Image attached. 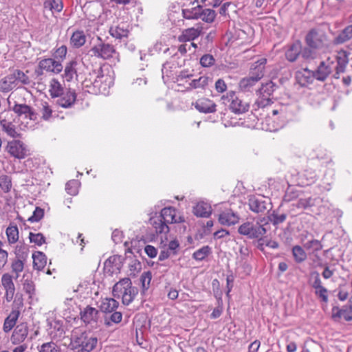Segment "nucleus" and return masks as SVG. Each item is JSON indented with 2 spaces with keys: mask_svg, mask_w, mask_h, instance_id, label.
Returning a JSON list of instances; mask_svg holds the SVG:
<instances>
[{
  "mask_svg": "<svg viewBox=\"0 0 352 352\" xmlns=\"http://www.w3.org/2000/svg\"><path fill=\"white\" fill-rule=\"evenodd\" d=\"M349 63V58L345 52L328 57L318 65L317 69L313 71L315 79L324 82L333 73L332 78L339 79L340 74L345 72Z\"/></svg>",
  "mask_w": 352,
  "mask_h": 352,
  "instance_id": "f257e3e1",
  "label": "nucleus"
},
{
  "mask_svg": "<svg viewBox=\"0 0 352 352\" xmlns=\"http://www.w3.org/2000/svg\"><path fill=\"white\" fill-rule=\"evenodd\" d=\"M113 83V76L110 74H103L100 69L94 77L90 74V78L85 80L84 86L90 94L107 95Z\"/></svg>",
  "mask_w": 352,
  "mask_h": 352,
  "instance_id": "f03ea898",
  "label": "nucleus"
},
{
  "mask_svg": "<svg viewBox=\"0 0 352 352\" xmlns=\"http://www.w3.org/2000/svg\"><path fill=\"white\" fill-rule=\"evenodd\" d=\"M112 294L114 297L122 298L124 305H129L138 294V289L132 286L130 278H124L113 285Z\"/></svg>",
  "mask_w": 352,
  "mask_h": 352,
  "instance_id": "7ed1b4c3",
  "label": "nucleus"
},
{
  "mask_svg": "<svg viewBox=\"0 0 352 352\" xmlns=\"http://www.w3.org/2000/svg\"><path fill=\"white\" fill-rule=\"evenodd\" d=\"M71 344L73 348L78 349V352H91L96 347L98 338L90 333L83 332L74 338Z\"/></svg>",
  "mask_w": 352,
  "mask_h": 352,
  "instance_id": "20e7f679",
  "label": "nucleus"
},
{
  "mask_svg": "<svg viewBox=\"0 0 352 352\" xmlns=\"http://www.w3.org/2000/svg\"><path fill=\"white\" fill-rule=\"evenodd\" d=\"M305 41L306 45L312 49L322 50L328 47L327 35L320 29H311L306 34Z\"/></svg>",
  "mask_w": 352,
  "mask_h": 352,
  "instance_id": "39448f33",
  "label": "nucleus"
},
{
  "mask_svg": "<svg viewBox=\"0 0 352 352\" xmlns=\"http://www.w3.org/2000/svg\"><path fill=\"white\" fill-rule=\"evenodd\" d=\"M221 99L230 102L229 109L235 114H243L249 110V103L241 98L233 91H228L226 95L221 97Z\"/></svg>",
  "mask_w": 352,
  "mask_h": 352,
  "instance_id": "423d86ee",
  "label": "nucleus"
},
{
  "mask_svg": "<svg viewBox=\"0 0 352 352\" xmlns=\"http://www.w3.org/2000/svg\"><path fill=\"white\" fill-rule=\"evenodd\" d=\"M6 151L11 157L17 160L25 159L30 155V151L27 145L19 140L9 141L6 147Z\"/></svg>",
  "mask_w": 352,
  "mask_h": 352,
  "instance_id": "0eeeda50",
  "label": "nucleus"
},
{
  "mask_svg": "<svg viewBox=\"0 0 352 352\" xmlns=\"http://www.w3.org/2000/svg\"><path fill=\"white\" fill-rule=\"evenodd\" d=\"M98 38L100 43L91 49V52L94 56L107 60L113 58L116 54L118 55L114 45L103 43L100 37Z\"/></svg>",
  "mask_w": 352,
  "mask_h": 352,
  "instance_id": "6e6552de",
  "label": "nucleus"
},
{
  "mask_svg": "<svg viewBox=\"0 0 352 352\" xmlns=\"http://www.w3.org/2000/svg\"><path fill=\"white\" fill-rule=\"evenodd\" d=\"M239 232L250 238H261L265 234L266 230L258 221H246L239 228Z\"/></svg>",
  "mask_w": 352,
  "mask_h": 352,
  "instance_id": "1a4fd4ad",
  "label": "nucleus"
},
{
  "mask_svg": "<svg viewBox=\"0 0 352 352\" xmlns=\"http://www.w3.org/2000/svg\"><path fill=\"white\" fill-rule=\"evenodd\" d=\"M38 68L42 72L58 74L63 70V65L60 61L56 60L54 58H43L38 63Z\"/></svg>",
  "mask_w": 352,
  "mask_h": 352,
  "instance_id": "9d476101",
  "label": "nucleus"
},
{
  "mask_svg": "<svg viewBox=\"0 0 352 352\" xmlns=\"http://www.w3.org/2000/svg\"><path fill=\"white\" fill-rule=\"evenodd\" d=\"M203 33V27L198 24L195 28H189L184 29L178 36L177 40L181 43H186L194 41Z\"/></svg>",
  "mask_w": 352,
  "mask_h": 352,
  "instance_id": "9b49d317",
  "label": "nucleus"
},
{
  "mask_svg": "<svg viewBox=\"0 0 352 352\" xmlns=\"http://www.w3.org/2000/svg\"><path fill=\"white\" fill-rule=\"evenodd\" d=\"M263 78V74H256L250 69V75L248 77L242 78L239 84V88L242 91H249L250 88L256 85Z\"/></svg>",
  "mask_w": 352,
  "mask_h": 352,
  "instance_id": "f8f14e48",
  "label": "nucleus"
},
{
  "mask_svg": "<svg viewBox=\"0 0 352 352\" xmlns=\"http://www.w3.org/2000/svg\"><path fill=\"white\" fill-rule=\"evenodd\" d=\"M1 285L6 291L5 297L8 302H10L14 296L15 287L12 276L9 273H5L1 276Z\"/></svg>",
  "mask_w": 352,
  "mask_h": 352,
  "instance_id": "ddd939ff",
  "label": "nucleus"
},
{
  "mask_svg": "<svg viewBox=\"0 0 352 352\" xmlns=\"http://www.w3.org/2000/svg\"><path fill=\"white\" fill-rule=\"evenodd\" d=\"M80 319L87 324L96 323L99 318V311L89 305L80 312Z\"/></svg>",
  "mask_w": 352,
  "mask_h": 352,
  "instance_id": "4468645a",
  "label": "nucleus"
},
{
  "mask_svg": "<svg viewBox=\"0 0 352 352\" xmlns=\"http://www.w3.org/2000/svg\"><path fill=\"white\" fill-rule=\"evenodd\" d=\"M28 334V327L27 323L22 322L18 324L14 329L11 336L12 343L18 344L23 342Z\"/></svg>",
  "mask_w": 352,
  "mask_h": 352,
  "instance_id": "2eb2a0df",
  "label": "nucleus"
},
{
  "mask_svg": "<svg viewBox=\"0 0 352 352\" xmlns=\"http://www.w3.org/2000/svg\"><path fill=\"white\" fill-rule=\"evenodd\" d=\"M271 86L270 84L262 85L258 90V97L257 99V104L259 107H264L271 104L272 100L270 96L272 94L270 90Z\"/></svg>",
  "mask_w": 352,
  "mask_h": 352,
  "instance_id": "dca6fc26",
  "label": "nucleus"
},
{
  "mask_svg": "<svg viewBox=\"0 0 352 352\" xmlns=\"http://www.w3.org/2000/svg\"><path fill=\"white\" fill-rule=\"evenodd\" d=\"M297 82L301 87H306L309 84H312L315 77L312 70L307 68L297 71L295 74Z\"/></svg>",
  "mask_w": 352,
  "mask_h": 352,
  "instance_id": "f3484780",
  "label": "nucleus"
},
{
  "mask_svg": "<svg viewBox=\"0 0 352 352\" xmlns=\"http://www.w3.org/2000/svg\"><path fill=\"white\" fill-rule=\"evenodd\" d=\"M195 107L199 112L209 113L216 111L217 105L212 100L207 98H201L195 102Z\"/></svg>",
  "mask_w": 352,
  "mask_h": 352,
  "instance_id": "a211bd4d",
  "label": "nucleus"
},
{
  "mask_svg": "<svg viewBox=\"0 0 352 352\" xmlns=\"http://www.w3.org/2000/svg\"><path fill=\"white\" fill-rule=\"evenodd\" d=\"M60 98L57 100L59 106L63 108L71 107L76 102V94L75 91L69 89L59 96Z\"/></svg>",
  "mask_w": 352,
  "mask_h": 352,
  "instance_id": "6ab92c4d",
  "label": "nucleus"
},
{
  "mask_svg": "<svg viewBox=\"0 0 352 352\" xmlns=\"http://www.w3.org/2000/svg\"><path fill=\"white\" fill-rule=\"evenodd\" d=\"M192 212L197 217L208 218L212 214V207L207 202L199 201L193 207Z\"/></svg>",
  "mask_w": 352,
  "mask_h": 352,
  "instance_id": "aec40b11",
  "label": "nucleus"
},
{
  "mask_svg": "<svg viewBox=\"0 0 352 352\" xmlns=\"http://www.w3.org/2000/svg\"><path fill=\"white\" fill-rule=\"evenodd\" d=\"M332 317L334 319L343 318L346 321L352 320V303L344 306L342 309L333 307Z\"/></svg>",
  "mask_w": 352,
  "mask_h": 352,
  "instance_id": "412c9836",
  "label": "nucleus"
},
{
  "mask_svg": "<svg viewBox=\"0 0 352 352\" xmlns=\"http://www.w3.org/2000/svg\"><path fill=\"white\" fill-rule=\"evenodd\" d=\"M16 87V78L12 73L0 80V91L3 93L9 92Z\"/></svg>",
  "mask_w": 352,
  "mask_h": 352,
  "instance_id": "4be33fe9",
  "label": "nucleus"
},
{
  "mask_svg": "<svg viewBox=\"0 0 352 352\" xmlns=\"http://www.w3.org/2000/svg\"><path fill=\"white\" fill-rule=\"evenodd\" d=\"M12 111L19 116H24L25 118H29L30 120H33L36 118V115L32 108L25 104H15L12 107Z\"/></svg>",
  "mask_w": 352,
  "mask_h": 352,
  "instance_id": "5701e85b",
  "label": "nucleus"
},
{
  "mask_svg": "<svg viewBox=\"0 0 352 352\" xmlns=\"http://www.w3.org/2000/svg\"><path fill=\"white\" fill-rule=\"evenodd\" d=\"M248 204L250 210L254 212H264L267 210L265 202L255 196L249 199Z\"/></svg>",
  "mask_w": 352,
  "mask_h": 352,
  "instance_id": "b1692460",
  "label": "nucleus"
},
{
  "mask_svg": "<svg viewBox=\"0 0 352 352\" xmlns=\"http://www.w3.org/2000/svg\"><path fill=\"white\" fill-rule=\"evenodd\" d=\"M313 205V200L311 198L308 199H300L298 200H296L291 203L289 205V208H290V212H292V210H294V207H296L298 210L302 209H306L309 206H311ZM297 214L294 213H291V217H294V216H296Z\"/></svg>",
  "mask_w": 352,
  "mask_h": 352,
  "instance_id": "393cba45",
  "label": "nucleus"
},
{
  "mask_svg": "<svg viewBox=\"0 0 352 352\" xmlns=\"http://www.w3.org/2000/svg\"><path fill=\"white\" fill-rule=\"evenodd\" d=\"M85 42L86 36L82 30L75 31L70 38V44L76 48L82 47L85 45Z\"/></svg>",
  "mask_w": 352,
  "mask_h": 352,
  "instance_id": "a878e982",
  "label": "nucleus"
},
{
  "mask_svg": "<svg viewBox=\"0 0 352 352\" xmlns=\"http://www.w3.org/2000/svg\"><path fill=\"white\" fill-rule=\"evenodd\" d=\"M44 10H50L52 13L60 12L63 8L62 0H45L43 2Z\"/></svg>",
  "mask_w": 352,
  "mask_h": 352,
  "instance_id": "bb28decb",
  "label": "nucleus"
},
{
  "mask_svg": "<svg viewBox=\"0 0 352 352\" xmlns=\"http://www.w3.org/2000/svg\"><path fill=\"white\" fill-rule=\"evenodd\" d=\"M119 306V302L111 298L104 299L101 303L100 309L104 313H112Z\"/></svg>",
  "mask_w": 352,
  "mask_h": 352,
  "instance_id": "cd10ccee",
  "label": "nucleus"
},
{
  "mask_svg": "<svg viewBox=\"0 0 352 352\" xmlns=\"http://www.w3.org/2000/svg\"><path fill=\"white\" fill-rule=\"evenodd\" d=\"M302 45L300 41H295L287 50V60L294 62L300 54Z\"/></svg>",
  "mask_w": 352,
  "mask_h": 352,
  "instance_id": "c85d7f7f",
  "label": "nucleus"
},
{
  "mask_svg": "<svg viewBox=\"0 0 352 352\" xmlns=\"http://www.w3.org/2000/svg\"><path fill=\"white\" fill-rule=\"evenodd\" d=\"M33 266L37 270H42L47 263L46 256L41 252H36L33 254Z\"/></svg>",
  "mask_w": 352,
  "mask_h": 352,
  "instance_id": "c756f323",
  "label": "nucleus"
},
{
  "mask_svg": "<svg viewBox=\"0 0 352 352\" xmlns=\"http://www.w3.org/2000/svg\"><path fill=\"white\" fill-rule=\"evenodd\" d=\"M109 32L112 37L116 39H122V38L128 37L129 31L127 28L118 25L111 27Z\"/></svg>",
  "mask_w": 352,
  "mask_h": 352,
  "instance_id": "7c9ffc66",
  "label": "nucleus"
},
{
  "mask_svg": "<svg viewBox=\"0 0 352 352\" xmlns=\"http://www.w3.org/2000/svg\"><path fill=\"white\" fill-rule=\"evenodd\" d=\"M19 311L17 310H13L6 318L3 324V330L5 332L10 331L15 325L16 322L19 318Z\"/></svg>",
  "mask_w": 352,
  "mask_h": 352,
  "instance_id": "2f4dec72",
  "label": "nucleus"
},
{
  "mask_svg": "<svg viewBox=\"0 0 352 352\" xmlns=\"http://www.w3.org/2000/svg\"><path fill=\"white\" fill-rule=\"evenodd\" d=\"M49 91L52 98H57L63 94V87L57 79L52 78L50 82Z\"/></svg>",
  "mask_w": 352,
  "mask_h": 352,
  "instance_id": "473e14b6",
  "label": "nucleus"
},
{
  "mask_svg": "<svg viewBox=\"0 0 352 352\" xmlns=\"http://www.w3.org/2000/svg\"><path fill=\"white\" fill-rule=\"evenodd\" d=\"M201 6L197 5L191 8H185L182 10V15L186 19H197L200 17Z\"/></svg>",
  "mask_w": 352,
  "mask_h": 352,
  "instance_id": "72a5a7b5",
  "label": "nucleus"
},
{
  "mask_svg": "<svg viewBox=\"0 0 352 352\" xmlns=\"http://www.w3.org/2000/svg\"><path fill=\"white\" fill-rule=\"evenodd\" d=\"M76 65L77 62L76 60H71L66 65L63 76L67 81H71L74 75L76 74Z\"/></svg>",
  "mask_w": 352,
  "mask_h": 352,
  "instance_id": "f704fd0d",
  "label": "nucleus"
},
{
  "mask_svg": "<svg viewBox=\"0 0 352 352\" xmlns=\"http://www.w3.org/2000/svg\"><path fill=\"white\" fill-rule=\"evenodd\" d=\"M25 258H14L11 263L12 272L15 275L14 278L17 279L19 273L23 272L24 269Z\"/></svg>",
  "mask_w": 352,
  "mask_h": 352,
  "instance_id": "c9c22d12",
  "label": "nucleus"
},
{
  "mask_svg": "<svg viewBox=\"0 0 352 352\" xmlns=\"http://www.w3.org/2000/svg\"><path fill=\"white\" fill-rule=\"evenodd\" d=\"M352 38V24L346 26L335 38L338 44L344 43Z\"/></svg>",
  "mask_w": 352,
  "mask_h": 352,
  "instance_id": "e433bc0d",
  "label": "nucleus"
},
{
  "mask_svg": "<svg viewBox=\"0 0 352 352\" xmlns=\"http://www.w3.org/2000/svg\"><path fill=\"white\" fill-rule=\"evenodd\" d=\"M177 215V210L172 206L165 207L160 212V217L162 220H176Z\"/></svg>",
  "mask_w": 352,
  "mask_h": 352,
  "instance_id": "4c0bfd02",
  "label": "nucleus"
},
{
  "mask_svg": "<svg viewBox=\"0 0 352 352\" xmlns=\"http://www.w3.org/2000/svg\"><path fill=\"white\" fill-rule=\"evenodd\" d=\"M80 186V182L77 179H72L67 182L65 185L66 192L72 196H75L78 193Z\"/></svg>",
  "mask_w": 352,
  "mask_h": 352,
  "instance_id": "58836bf2",
  "label": "nucleus"
},
{
  "mask_svg": "<svg viewBox=\"0 0 352 352\" xmlns=\"http://www.w3.org/2000/svg\"><path fill=\"white\" fill-rule=\"evenodd\" d=\"M211 253V248L208 245L203 246L192 254V258L196 261H203Z\"/></svg>",
  "mask_w": 352,
  "mask_h": 352,
  "instance_id": "ea45409f",
  "label": "nucleus"
},
{
  "mask_svg": "<svg viewBox=\"0 0 352 352\" xmlns=\"http://www.w3.org/2000/svg\"><path fill=\"white\" fill-rule=\"evenodd\" d=\"M12 76H14L16 78V86L18 87L19 82H21L23 85H29L30 83V80L28 76L23 72L19 69H15L12 73Z\"/></svg>",
  "mask_w": 352,
  "mask_h": 352,
  "instance_id": "a19ab883",
  "label": "nucleus"
},
{
  "mask_svg": "<svg viewBox=\"0 0 352 352\" xmlns=\"http://www.w3.org/2000/svg\"><path fill=\"white\" fill-rule=\"evenodd\" d=\"M216 17V12L214 10L209 8L203 9L201 8L200 17L203 21L208 23H212Z\"/></svg>",
  "mask_w": 352,
  "mask_h": 352,
  "instance_id": "79ce46f5",
  "label": "nucleus"
},
{
  "mask_svg": "<svg viewBox=\"0 0 352 352\" xmlns=\"http://www.w3.org/2000/svg\"><path fill=\"white\" fill-rule=\"evenodd\" d=\"M0 125L3 131H5L8 135L14 138L19 137V134L17 133L13 122H0Z\"/></svg>",
  "mask_w": 352,
  "mask_h": 352,
  "instance_id": "37998d69",
  "label": "nucleus"
},
{
  "mask_svg": "<svg viewBox=\"0 0 352 352\" xmlns=\"http://www.w3.org/2000/svg\"><path fill=\"white\" fill-rule=\"evenodd\" d=\"M208 84V77L202 76L197 79L192 80L189 85L191 89H205Z\"/></svg>",
  "mask_w": 352,
  "mask_h": 352,
  "instance_id": "c03bdc74",
  "label": "nucleus"
},
{
  "mask_svg": "<svg viewBox=\"0 0 352 352\" xmlns=\"http://www.w3.org/2000/svg\"><path fill=\"white\" fill-rule=\"evenodd\" d=\"M6 235L10 243H14L19 239V230L16 226H10L6 229Z\"/></svg>",
  "mask_w": 352,
  "mask_h": 352,
  "instance_id": "a18cd8bd",
  "label": "nucleus"
},
{
  "mask_svg": "<svg viewBox=\"0 0 352 352\" xmlns=\"http://www.w3.org/2000/svg\"><path fill=\"white\" fill-rule=\"evenodd\" d=\"M292 254L294 260L297 263L304 261L307 258V254L302 248L299 245H296L292 248Z\"/></svg>",
  "mask_w": 352,
  "mask_h": 352,
  "instance_id": "49530a36",
  "label": "nucleus"
},
{
  "mask_svg": "<svg viewBox=\"0 0 352 352\" xmlns=\"http://www.w3.org/2000/svg\"><path fill=\"white\" fill-rule=\"evenodd\" d=\"M40 112L41 118L45 120H48L52 116V109L47 102L41 103Z\"/></svg>",
  "mask_w": 352,
  "mask_h": 352,
  "instance_id": "de8ad7c7",
  "label": "nucleus"
},
{
  "mask_svg": "<svg viewBox=\"0 0 352 352\" xmlns=\"http://www.w3.org/2000/svg\"><path fill=\"white\" fill-rule=\"evenodd\" d=\"M0 188L4 192H8L12 188V180L10 177L3 175L0 176Z\"/></svg>",
  "mask_w": 352,
  "mask_h": 352,
  "instance_id": "09e8293b",
  "label": "nucleus"
},
{
  "mask_svg": "<svg viewBox=\"0 0 352 352\" xmlns=\"http://www.w3.org/2000/svg\"><path fill=\"white\" fill-rule=\"evenodd\" d=\"M267 63V59L265 58H261L257 61H256L252 66L251 70L256 72V74L260 73V72L263 74V77L264 76V70L265 65Z\"/></svg>",
  "mask_w": 352,
  "mask_h": 352,
  "instance_id": "8fccbe9b",
  "label": "nucleus"
},
{
  "mask_svg": "<svg viewBox=\"0 0 352 352\" xmlns=\"http://www.w3.org/2000/svg\"><path fill=\"white\" fill-rule=\"evenodd\" d=\"M39 352H60L58 345L53 342H49L43 344L40 349Z\"/></svg>",
  "mask_w": 352,
  "mask_h": 352,
  "instance_id": "3c124183",
  "label": "nucleus"
},
{
  "mask_svg": "<svg viewBox=\"0 0 352 352\" xmlns=\"http://www.w3.org/2000/svg\"><path fill=\"white\" fill-rule=\"evenodd\" d=\"M304 246L307 250L313 252L320 251L322 248L321 243L316 239L307 241Z\"/></svg>",
  "mask_w": 352,
  "mask_h": 352,
  "instance_id": "603ef678",
  "label": "nucleus"
},
{
  "mask_svg": "<svg viewBox=\"0 0 352 352\" xmlns=\"http://www.w3.org/2000/svg\"><path fill=\"white\" fill-rule=\"evenodd\" d=\"M316 49L310 48L309 47H305L302 50H301L302 57L307 60H311L316 58V52L314 51Z\"/></svg>",
  "mask_w": 352,
  "mask_h": 352,
  "instance_id": "864d4df0",
  "label": "nucleus"
},
{
  "mask_svg": "<svg viewBox=\"0 0 352 352\" xmlns=\"http://www.w3.org/2000/svg\"><path fill=\"white\" fill-rule=\"evenodd\" d=\"M215 63L214 56L211 54H206L203 55L200 58V64L204 67H209L212 66Z\"/></svg>",
  "mask_w": 352,
  "mask_h": 352,
  "instance_id": "5fc2aeb1",
  "label": "nucleus"
},
{
  "mask_svg": "<svg viewBox=\"0 0 352 352\" xmlns=\"http://www.w3.org/2000/svg\"><path fill=\"white\" fill-rule=\"evenodd\" d=\"M154 228L157 234H166L169 232V227L166 221H154Z\"/></svg>",
  "mask_w": 352,
  "mask_h": 352,
  "instance_id": "6e6d98bb",
  "label": "nucleus"
},
{
  "mask_svg": "<svg viewBox=\"0 0 352 352\" xmlns=\"http://www.w3.org/2000/svg\"><path fill=\"white\" fill-rule=\"evenodd\" d=\"M152 278L151 272L150 271L144 272L140 276V281L142 288L147 289L149 287Z\"/></svg>",
  "mask_w": 352,
  "mask_h": 352,
  "instance_id": "4d7b16f0",
  "label": "nucleus"
},
{
  "mask_svg": "<svg viewBox=\"0 0 352 352\" xmlns=\"http://www.w3.org/2000/svg\"><path fill=\"white\" fill-rule=\"evenodd\" d=\"M180 243L177 239L169 241L167 249L172 253V255H177L179 252Z\"/></svg>",
  "mask_w": 352,
  "mask_h": 352,
  "instance_id": "13d9d810",
  "label": "nucleus"
},
{
  "mask_svg": "<svg viewBox=\"0 0 352 352\" xmlns=\"http://www.w3.org/2000/svg\"><path fill=\"white\" fill-rule=\"evenodd\" d=\"M0 122H14V112L11 110H6L1 113Z\"/></svg>",
  "mask_w": 352,
  "mask_h": 352,
  "instance_id": "bf43d9fd",
  "label": "nucleus"
},
{
  "mask_svg": "<svg viewBox=\"0 0 352 352\" xmlns=\"http://www.w3.org/2000/svg\"><path fill=\"white\" fill-rule=\"evenodd\" d=\"M311 285L314 289H320V287H323L322 285V281L320 278V274L318 272H314L311 273Z\"/></svg>",
  "mask_w": 352,
  "mask_h": 352,
  "instance_id": "052dcab7",
  "label": "nucleus"
},
{
  "mask_svg": "<svg viewBox=\"0 0 352 352\" xmlns=\"http://www.w3.org/2000/svg\"><path fill=\"white\" fill-rule=\"evenodd\" d=\"M30 239L31 242L34 243L38 245H41L45 242V237L41 233L34 234L30 232Z\"/></svg>",
  "mask_w": 352,
  "mask_h": 352,
  "instance_id": "680f3d73",
  "label": "nucleus"
},
{
  "mask_svg": "<svg viewBox=\"0 0 352 352\" xmlns=\"http://www.w3.org/2000/svg\"><path fill=\"white\" fill-rule=\"evenodd\" d=\"M67 53V48L65 45H61L60 47H58L54 53V56L55 58L60 59L61 60H64L66 57Z\"/></svg>",
  "mask_w": 352,
  "mask_h": 352,
  "instance_id": "e2e57ef3",
  "label": "nucleus"
},
{
  "mask_svg": "<svg viewBox=\"0 0 352 352\" xmlns=\"http://www.w3.org/2000/svg\"><path fill=\"white\" fill-rule=\"evenodd\" d=\"M45 211L40 207H36L32 212V216L28 218L27 220H41L44 217Z\"/></svg>",
  "mask_w": 352,
  "mask_h": 352,
  "instance_id": "0e129e2a",
  "label": "nucleus"
},
{
  "mask_svg": "<svg viewBox=\"0 0 352 352\" xmlns=\"http://www.w3.org/2000/svg\"><path fill=\"white\" fill-rule=\"evenodd\" d=\"M328 291L324 287H321L320 289H315V294L316 296L320 298L324 302L328 301Z\"/></svg>",
  "mask_w": 352,
  "mask_h": 352,
  "instance_id": "69168bd1",
  "label": "nucleus"
},
{
  "mask_svg": "<svg viewBox=\"0 0 352 352\" xmlns=\"http://www.w3.org/2000/svg\"><path fill=\"white\" fill-rule=\"evenodd\" d=\"M232 218H235V214L230 209L227 208L219 214L218 220H231Z\"/></svg>",
  "mask_w": 352,
  "mask_h": 352,
  "instance_id": "338daca9",
  "label": "nucleus"
},
{
  "mask_svg": "<svg viewBox=\"0 0 352 352\" xmlns=\"http://www.w3.org/2000/svg\"><path fill=\"white\" fill-rule=\"evenodd\" d=\"M215 89L218 93L222 94L227 89V85L223 79H218L215 82Z\"/></svg>",
  "mask_w": 352,
  "mask_h": 352,
  "instance_id": "774afa93",
  "label": "nucleus"
}]
</instances>
